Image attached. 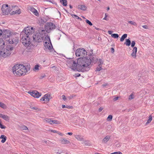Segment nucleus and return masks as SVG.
Segmentation results:
<instances>
[{
	"label": "nucleus",
	"instance_id": "774afa93",
	"mask_svg": "<svg viewBox=\"0 0 154 154\" xmlns=\"http://www.w3.org/2000/svg\"><path fill=\"white\" fill-rule=\"evenodd\" d=\"M112 31L111 30H109L108 31V33L110 35H111L112 34Z\"/></svg>",
	"mask_w": 154,
	"mask_h": 154
},
{
	"label": "nucleus",
	"instance_id": "f03ea898",
	"mask_svg": "<svg viewBox=\"0 0 154 154\" xmlns=\"http://www.w3.org/2000/svg\"><path fill=\"white\" fill-rule=\"evenodd\" d=\"M91 61L90 57H80L78 59L77 62L72 59L68 60L67 65L70 67H87L91 64Z\"/></svg>",
	"mask_w": 154,
	"mask_h": 154
},
{
	"label": "nucleus",
	"instance_id": "f8f14e48",
	"mask_svg": "<svg viewBox=\"0 0 154 154\" xmlns=\"http://www.w3.org/2000/svg\"><path fill=\"white\" fill-rule=\"evenodd\" d=\"M47 21V20L44 18H42L38 20V24L40 26L44 25Z\"/></svg>",
	"mask_w": 154,
	"mask_h": 154
},
{
	"label": "nucleus",
	"instance_id": "de8ad7c7",
	"mask_svg": "<svg viewBox=\"0 0 154 154\" xmlns=\"http://www.w3.org/2000/svg\"><path fill=\"white\" fill-rule=\"evenodd\" d=\"M110 154H122V153L120 152H116Z\"/></svg>",
	"mask_w": 154,
	"mask_h": 154
},
{
	"label": "nucleus",
	"instance_id": "6e6552de",
	"mask_svg": "<svg viewBox=\"0 0 154 154\" xmlns=\"http://www.w3.org/2000/svg\"><path fill=\"white\" fill-rule=\"evenodd\" d=\"M28 93L32 97L36 98H38L41 96V93L38 92L37 91H28Z\"/></svg>",
	"mask_w": 154,
	"mask_h": 154
},
{
	"label": "nucleus",
	"instance_id": "6ab92c4d",
	"mask_svg": "<svg viewBox=\"0 0 154 154\" xmlns=\"http://www.w3.org/2000/svg\"><path fill=\"white\" fill-rule=\"evenodd\" d=\"M78 8L81 10L85 11L87 9V7L84 5H80L78 6Z\"/></svg>",
	"mask_w": 154,
	"mask_h": 154
},
{
	"label": "nucleus",
	"instance_id": "a18cd8bd",
	"mask_svg": "<svg viewBox=\"0 0 154 154\" xmlns=\"http://www.w3.org/2000/svg\"><path fill=\"white\" fill-rule=\"evenodd\" d=\"M0 127L2 129H5L6 128V127L5 126L3 125L0 122Z\"/></svg>",
	"mask_w": 154,
	"mask_h": 154
},
{
	"label": "nucleus",
	"instance_id": "58836bf2",
	"mask_svg": "<svg viewBox=\"0 0 154 154\" xmlns=\"http://www.w3.org/2000/svg\"><path fill=\"white\" fill-rule=\"evenodd\" d=\"M86 22L88 24L92 26V24L91 23V22L88 20L87 19L86 20Z\"/></svg>",
	"mask_w": 154,
	"mask_h": 154
},
{
	"label": "nucleus",
	"instance_id": "0e129e2a",
	"mask_svg": "<svg viewBox=\"0 0 154 154\" xmlns=\"http://www.w3.org/2000/svg\"><path fill=\"white\" fill-rule=\"evenodd\" d=\"M15 12H16L15 11H13L12 12H11V14L12 15L15 14H16V13Z\"/></svg>",
	"mask_w": 154,
	"mask_h": 154
},
{
	"label": "nucleus",
	"instance_id": "393cba45",
	"mask_svg": "<svg viewBox=\"0 0 154 154\" xmlns=\"http://www.w3.org/2000/svg\"><path fill=\"white\" fill-rule=\"evenodd\" d=\"M127 36V35L126 34H125L123 35L122 36L121 38L120 39V41L121 42H123L124 39L126 38Z\"/></svg>",
	"mask_w": 154,
	"mask_h": 154
},
{
	"label": "nucleus",
	"instance_id": "a211bd4d",
	"mask_svg": "<svg viewBox=\"0 0 154 154\" xmlns=\"http://www.w3.org/2000/svg\"><path fill=\"white\" fill-rule=\"evenodd\" d=\"M110 138V136H107L103 139L102 140V142L104 143H106Z\"/></svg>",
	"mask_w": 154,
	"mask_h": 154
},
{
	"label": "nucleus",
	"instance_id": "7c9ffc66",
	"mask_svg": "<svg viewBox=\"0 0 154 154\" xmlns=\"http://www.w3.org/2000/svg\"><path fill=\"white\" fill-rule=\"evenodd\" d=\"M128 23L131 24V25H133L135 26L137 25V24L135 22L131 21H129L128 22Z\"/></svg>",
	"mask_w": 154,
	"mask_h": 154
},
{
	"label": "nucleus",
	"instance_id": "423d86ee",
	"mask_svg": "<svg viewBox=\"0 0 154 154\" xmlns=\"http://www.w3.org/2000/svg\"><path fill=\"white\" fill-rule=\"evenodd\" d=\"M87 52L83 48L77 49L75 51V55L77 57H82L87 55Z\"/></svg>",
	"mask_w": 154,
	"mask_h": 154
},
{
	"label": "nucleus",
	"instance_id": "37998d69",
	"mask_svg": "<svg viewBox=\"0 0 154 154\" xmlns=\"http://www.w3.org/2000/svg\"><path fill=\"white\" fill-rule=\"evenodd\" d=\"M134 98V95L133 94H131L130 95L129 98V99L130 100H131L132 99Z\"/></svg>",
	"mask_w": 154,
	"mask_h": 154
},
{
	"label": "nucleus",
	"instance_id": "4be33fe9",
	"mask_svg": "<svg viewBox=\"0 0 154 154\" xmlns=\"http://www.w3.org/2000/svg\"><path fill=\"white\" fill-rule=\"evenodd\" d=\"M124 44L126 46H129L131 44V41L129 39H126V42L124 43Z\"/></svg>",
	"mask_w": 154,
	"mask_h": 154
},
{
	"label": "nucleus",
	"instance_id": "f3484780",
	"mask_svg": "<svg viewBox=\"0 0 154 154\" xmlns=\"http://www.w3.org/2000/svg\"><path fill=\"white\" fill-rule=\"evenodd\" d=\"M55 28V25L51 22H49V31L50 30H53Z\"/></svg>",
	"mask_w": 154,
	"mask_h": 154
},
{
	"label": "nucleus",
	"instance_id": "0eeeda50",
	"mask_svg": "<svg viewBox=\"0 0 154 154\" xmlns=\"http://www.w3.org/2000/svg\"><path fill=\"white\" fill-rule=\"evenodd\" d=\"M49 43L51 45L49 46V51L50 52L52 56H54L56 54L57 52L54 50V49L53 48L50 39L49 37Z\"/></svg>",
	"mask_w": 154,
	"mask_h": 154
},
{
	"label": "nucleus",
	"instance_id": "4c0bfd02",
	"mask_svg": "<svg viewBox=\"0 0 154 154\" xmlns=\"http://www.w3.org/2000/svg\"><path fill=\"white\" fill-rule=\"evenodd\" d=\"M21 64L17 63L15 64L12 67H20V66H21Z\"/></svg>",
	"mask_w": 154,
	"mask_h": 154
},
{
	"label": "nucleus",
	"instance_id": "f704fd0d",
	"mask_svg": "<svg viewBox=\"0 0 154 154\" xmlns=\"http://www.w3.org/2000/svg\"><path fill=\"white\" fill-rule=\"evenodd\" d=\"M33 13L36 16L38 17L39 16V14L36 10L33 12Z\"/></svg>",
	"mask_w": 154,
	"mask_h": 154
},
{
	"label": "nucleus",
	"instance_id": "603ef678",
	"mask_svg": "<svg viewBox=\"0 0 154 154\" xmlns=\"http://www.w3.org/2000/svg\"><path fill=\"white\" fill-rule=\"evenodd\" d=\"M75 17V18H77V19H79L81 20H82V19L80 18L78 16L75 15H73Z\"/></svg>",
	"mask_w": 154,
	"mask_h": 154
},
{
	"label": "nucleus",
	"instance_id": "b1692460",
	"mask_svg": "<svg viewBox=\"0 0 154 154\" xmlns=\"http://www.w3.org/2000/svg\"><path fill=\"white\" fill-rule=\"evenodd\" d=\"M24 64H21V67H30V65L29 63H25Z\"/></svg>",
	"mask_w": 154,
	"mask_h": 154
},
{
	"label": "nucleus",
	"instance_id": "1a4fd4ad",
	"mask_svg": "<svg viewBox=\"0 0 154 154\" xmlns=\"http://www.w3.org/2000/svg\"><path fill=\"white\" fill-rule=\"evenodd\" d=\"M10 32V31L7 29L3 30L2 34V36L5 38H8L11 35Z\"/></svg>",
	"mask_w": 154,
	"mask_h": 154
},
{
	"label": "nucleus",
	"instance_id": "3c124183",
	"mask_svg": "<svg viewBox=\"0 0 154 154\" xmlns=\"http://www.w3.org/2000/svg\"><path fill=\"white\" fill-rule=\"evenodd\" d=\"M15 11L16 13V14H19L21 13V11L20 10H16Z\"/></svg>",
	"mask_w": 154,
	"mask_h": 154
},
{
	"label": "nucleus",
	"instance_id": "c03bdc74",
	"mask_svg": "<svg viewBox=\"0 0 154 154\" xmlns=\"http://www.w3.org/2000/svg\"><path fill=\"white\" fill-rule=\"evenodd\" d=\"M135 44V41H132L131 43V46L132 47H134Z\"/></svg>",
	"mask_w": 154,
	"mask_h": 154
},
{
	"label": "nucleus",
	"instance_id": "f257e3e1",
	"mask_svg": "<svg viewBox=\"0 0 154 154\" xmlns=\"http://www.w3.org/2000/svg\"><path fill=\"white\" fill-rule=\"evenodd\" d=\"M32 33L33 31L30 30V27H28L25 28L20 34V41L28 49L33 45L32 41L31 42Z\"/></svg>",
	"mask_w": 154,
	"mask_h": 154
},
{
	"label": "nucleus",
	"instance_id": "338daca9",
	"mask_svg": "<svg viewBox=\"0 0 154 154\" xmlns=\"http://www.w3.org/2000/svg\"><path fill=\"white\" fill-rule=\"evenodd\" d=\"M111 52L112 53H113L114 52V49L113 48H111Z\"/></svg>",
	"mask_w": 154,
	"mask_h": 154
},
{
	"label": "nucleus",
	"instance_id": "2f4dec72",
	"mask_svg": "<svg viewBox=\"0 0 154 154\" xmlns=\"http://www.w3.org/2000/svg\"><path fill=\"white\" fill-rule=\"evenodd\" d=\"M103 62L102 60L101 59H100L98 61L99 66V67H101V65L103 64Z\"/></svg>",
	"mask_w": 154,
	"mask_h": 154
},
{
	"label": "nucleus",
	"instance_id": "2eb2a0df",
	"mask_svg": "<svg viewBox=\"0 0 154 154\" xmlns=\"http://www.w3.org/2000/svg\"><path fill=\"white\" fill-rule=\"evenodd\" d=\"M137 51V48L136 47H134L133 48L132 52L131 54V56L134 58H135L136 56V53Z\"/></svg>",
	"mask_w": 154,
	"mask_h": 154
},
{
	"label": "nucleus",
	"instance_id": "473e14b6",
	"mask_svg": "<svg viewBox=\"0 0 154 154\" xmlns=\"http://www.w3.org/2000/svg\"><path fill=\"white\" fill-rule=\"evenodd\" d=\"M112 116L111 115L109 116L107 118V120L109 121H111L112 120Z\"/></svg>",
	"mask_w": 154,
	"mask_h": 154
},
{
	"label": "nucleus",
	"instance_id": "c9c22d12",
	"mask_svg": "<svg viewBox=\"0 0 154 154\" xmlns=\"http://www.w3.org/2000/svg\"><path fill=\"white\" fill-rule=\"evenodd\" d=\"M0 106L2 108H4L5 107V105L4 103L0 102Z\"/></svg>",
	"mask_w": 154,
	"mask_h": 154
},
{
	"label": "nucleus",
	"instance_id": "9b49d317",
	"mask_svg": "<svg viewBox=\"0 0 154 154\" xmlns=\"http://www.w3.org/2000/svg\"><path fill=\"white\" fill-rule=\"evenodd\" d=\"M2 13L5 14H8L10 12V10L8 8H5L4 6L3 5L2 8Z\"/></svg>",
	"mask_w": 154,
	"mask_h": 154
},
{
	"label": "nucleus",
	"instance_id": "20e7f679",
	"mask_svg": "<svg viewBox=\"0 0 154 154\" xmlns=\"http://www.w3.org/2000/svg\"><path fill=\"white\" fill-rule=\"evenodd\" d=\"M48 23H47L45 25L46 31L42 29L41 30V32H40L39 31L38 32L35 33V34L33 35L32 37V38H33V40L32 41L38 42H42L43 40L44 37L48 36V34L46 33V31L48 33Z\"/></svg>",
	"mask_w": 154,
	"mask_h": 154
},
{
	"label": "nucleus",
	"instance_id": "c85d7f7f",
	"mask_svg": "<svg viewBox=\"0 0 154 154\" xmlns=\"http://www.w3.org/2000/svg\"><path fill=\"white\" fill-rule=\"evenodd\" d=\"M62 107L63 108H66L68 109H72L73 107L72 106H65V105H62Z\"/></svg>",
	"mask_w": 154,
	"mask_h": 154
},
{
	"label": "nucleus",
	"instance_id": "5fc2aeb1",
	"mask_svg": "<svg viewBox=\"0 0 154 154\" xmlns=\"http://www.w3.org/2000/svg\"><path fill=\"white\" fill-rule=\"evenodd\" d=\"M35 9L33 8H32L30 9V11L33 13L35 10Z\"/></svg>",
	"mask_w": 154,
	"mask_h": 154
},
{
	"label": "nucleus",
	"instance_id": "aec40b11",
	"mask_svg": "<svg viewBox=\"0 0 154 154\" xmlns=\"http://www.w3.org/2000/svg\"><path fill=\"white\" fill-rule=\"evenodd\" d=\"M0 138L2 139V140H1V142L3 143H4L6 141L7 139V137L6 136L4 135H1Z\"/></svg>",
	"mask_w": 154,
	"mask_h": 154
},
{
	"label": "nucleus",
	"instance_id": "4468645a",
	"mask_svg": "<svg viewBox=\"0 0 154 154\" xmlns=\"http://www.w3.org/2000/svg\"><path fill=\"white\" fill-rule=\"evenodd\" d=\"M60 141L61 143L64 144H68L70 142L69 140L63 138H61L60 140Z\"/></svg>",
	"mask_w": 154,
	"mask_h": 154
},
{
	"label": "nucleus",
	"instance_id": "39448f33",
	"mask_svg": "<svg viewBox=\"0 0 154 154\" xmlns=\"http://www.w3.org/2000/svg\"><path fill=\"white\" fill-rule=\"evenodd\" d=\"M30 70V68H12V70L16 76H20L25 75Z\"/></svg>",
	"mask_w": 154,
	"mask_h": 154
},
{
	"label": "nucleus",
	"instance_id": "e433bc0d",
	"mask_svg": "<svg viewBox=\"0 0 154 154\" xmlns=\"http://www.w3.org/2000/svg\"><path fill=\"white\" fill-rule=\"evenodd\" d=\"M48 94H45L43 97L45 100H46V101L47 100H48Z\"/></svg>",
	"mask_w": 154,
	"mask_h": 154
},
{
	"label": "nucleus",
	"instance_id": "e2e57ef3",
	"mask_svg": "<svg viewBox=\"0 0 154 154\" xmlns=\"http://www.w3.org/2000/svg\"><path fill=\"white\" fill-rule=\"evenodd\" d=\"M76 77H79L80 76V74L79 73H76L75 74Z\"/></svg>",
	"mask_w": 154,
	"mask_h": 154
},
{
	"label": "nucleus",
	"instance_id": "412c9836",
	"mask_svg": "<svg viewBox=\"0 0 154 154\" xmlns=\"http://www.w3.org/2000/svg\"><path fill=\"white\" fill-rule=\"evenodd\" d=\"M75 138L77 140L80 141L83 140V137L80 135H76L75 136Z\"/></svg>",
	"mask_w": 154,
	"mask_h": 154
},
{
	"label": "nucleus",
	"instance_id": "09e8293b",
	"mask_svg": "<svg viewBox=\"0 0 154 154\" xmlns=\"http://www.w3.org/2000/svg\"><path fill=\"white\" fill-rule=\"evenodd\" d=\"M121 146V145L120 143H118L117 144H116V147L117 148H118L119 147H120Z\"/></svg>",
	"mask_w": 154,
	"mask_h": 154
},
{
	"label": "nucleus",
	"instance_id": "680f3d73",
	"mask_svg": "<svg viewBox=\"0 0 154 154\" xmlns=\"http://www.w3.org/2000/svg\"><path fill=\"white\" fill-rule=\"evenodd\" d=\"M118 98L119 97H116L113 99V100L114 101H116L118 100Z\"/></svg>",
	"mask_w": 154,
	"mask_h": 154
},
{
	"label": "nucleus",
	"instance_id": "4d7b16f0",
	"mask_svg": "<svg viewBox=\"0 0 154 154\" xmlns=\"http://www.w3.org/2000/svg\"><path fill=\"white\" fill-rule=\"evenodd\" d=\"M33 69L34 71H38L39 70V68H33Z\"/></svg>",
	"mask_w": 154,
	"mask_h": 154
},
{
	"label": "nucleus",
	"instance_id": "ea45409f",
	"mask_svg": "<svg viewBox=\"0 0 154 154\" xmlns=\"http://www.w3.org/2000/svg\"><path fill=\"white\" fill-rule=\"evenodd\" d=\"M62 99L64 101H66V100H67V98H66L65 96L64 95L62 96Z\"/></svg>",
	"mask_w": 154,
	"mask_h": 154
},
{
	"label": "nucleus",
	"instance_id": "bb28decb",
	"mask_svg": "<svg viewBox=\"0 0 154 154\" xmlns=\"http://www.w3.org/2000/svg\"><path fill=\"white\" fill-rule=\"evenodd\" d=\"M152 119V116L151 115H150L149 118V119H148L147 122L146 123V124H147L149 123H150Z\"/></svg>",
	"mask_w": 154,
	"mask_h": 154
},
{
	"label": "nucleus",
	"instance_id": "cd10ccee",
	"mask_svg": "<svg viewBox=\"0 0 154 154\" xmlns=\"http://www.w3.org/2000/svg\"><path fill=\"white\" fill-rule=\"evenodd\" d=\"M30 108H31V109H32L35 110L37 111H39L41 110L40 109H38V108H37L36 106L33 107L32 106H30Z\"/></svg>",
	"mask_w": 154,
	"mask_h": 154
},
{
	"label": "nucleus",
	"instance_id": "69168bd1",
	"mask_svg": "<svg viewBox=\"0 0 154 154\" xmlns=\"http://www.w3.org/2000/svg\"><path fill=\"white\" fill-rule=\"evenodd\" d=\"M59 135H61V136H63V134L60 132H59L57 131V133Z\"/></svg>",
	"mask_w": 154,
	"mask_h": 154
},
{
	"label": "nucleus",
	"instance_id": "9d476101",
	"mask_svg": "<svg viewBox=\"0 0 154 154\" xmlns=\"http://www.w3.org/2000/svg\"><path fill=\"white\" fill-rule=\"evenodd\" d=\"M72 69L75 71H78L79 72H84L88 71L89 68H71Z\"/></svg>",
	"mask_w": 154,
	"mask_h": 154
},
{
	"label": "nucleus",
	"instance_id": "7ed1b4c3",
	"mask_svg": "<svg viewBox=\"0 0 154 154\" xmlns=\"http://www.w3.org/2000/svg\"><path fill=\"white\" fill-rule=\"evenodd\" d=\"M13 48L12 45H8L6 46L4 41L0 42V57L5 58L11 54L10 51Z\"/></svg>",
	"mask_w": 154,
	"mask_h": 154
},
{
	"label": "nucleus",
	"instance_id": "5701e85b",
	"mask_svg": "<svg viewBox=\"0 0 154 154\" xmlns=\"http://www.w3.org/2000/svg\"><path fill=\"white\" fill-rule=\"evenodd\" d=\"M60 2L64 6H66L67 5V0H60Z\"/></svg>",
	"mask_w": 154,
	"mask_h": 154
},
{
	"label": "nucleus",
	"instance_id": "bf43d9fd",
	"mask_svg": "<svg viewBox=\"0 0 154 154\" xmlns=\"http://www.w3.org/2000/svg\"><path fill=\"white\" fill-rule=\"evenodd\" d=\"M142 27L145 29H147L148 28V26L146 25H143L142 26Z\"/></svg>",
	"mask_w": 154,
	"mask_h": 154
},
{
	"label": "nucleus",
	"instance_id": "c756f323",
	"mask_svg": "<svg viewBox=\"0 0 154 154\" xmlns=\"http://www.w3.org/2000/svg\"><path fill=\"white\" fill-rule=\"evenodd\" d=\"M111 36L112 37L115 38H118L119 37V35L118 34L115 33L112 34Z\"/></svg>",
	"mask_w": 154,
	"mask_h": 154
},
{
	"label": "nucleus",
	"instance_id": "a878e982",
	"mask_svg": "<svg viewBox=\"0 0 154 154\" xmlns=\"http://www.w3.org/2000/svg\"><path fill=\"white\" fill-rule=\"evenodd\" d=\"M2 118L7 121H9V118L7 115H4L2 116Z\"/></svg>",
	"mask_w": 154,
	"mask_h": 154
},
{
	"label": "nucleus",
	"instance_id": "ddd939ff",
	"mask_svg": "<svg viewBox=\"0 0 154 154\" xmlns=\"http://www.w3.org/2000/svg\"><path fill=\"white\" fill-rule=\"evenodd\" d=\"M49 123L51 125L52 124H60V122L57 120L49 119Z\"/></svg>",
	"mask_w": 154,
	"mask_h": 154
},
{
	"label": "nucleus",
	"instance_id": "13d9d810",
	"mask_svg": "<svg viewBox=\"0 0 154 154\" xmlns=\"http://www.w3.org/2000/svg\"><path fill=\"white\" fill-rule=\"evenodd\" d=\"M9 43L10 44H13L14 42L13 40L12 39L11 41L9 40Z\"/></svg>",
	"mask_w": 154,
	"mask_h": 154
},
{
	"label": "nucleus",
	"instance_id": "72a5a7b5",
	"mask_svg": "<svg viewBox=\"0 0 154 154\" xmlns=\"http://www.w3.org/2000/svg\"><path fill=\"white\" fill-rule=\"evenodd\" d=\"M20 128L22 130H26L28 129L27 127L26 126L23 125L21 126Z\"/></svg>",
	"mask_w": 154,
	"mask_h": 154
},
{
	"label": "nucleus",
	"instance_id": "a19ab883",
	"mask_svg": "<svg viewBox=\"0 0 154 154\" xmlns=\"http://www.w3.org/2000/svg\"><path fill=\"white\" fill-rule=\"evenodd\" d=\"M73 96L72 95H71L70 96L67 97V99L68 100H69L73 97Z\"/></svg>",
	"mask_w": 154,
	"mask_h": 154
},
{
	"label": "nucleus",
	"instance_id": "dca6fc26",
	"mask_svg": "<svg viewBox=\"0 0 154 154\" xmlns=\"http://www.w3.org/2000/svg\"><path fill=\"white\" fill-rule=\"evenodd\" d=\"M48 36H46V37H45V39L43 41V42L45 43L44 44V47L46 49L47 48L48 49Z\"/></svg>",
	"mask_w": 154,
	"mask_h": 154
},
{
	"label": "nucleus",
	"instance_id": "052dcab7",
	"mask_svg": "<svg viewBox=\"0 0 154 154\" xmlns=\"http://www.w3.org/2000/svg\"><path fill=\"white\" fill-rule=\"evenodd\" d=\"M103 109V108L102 107H100L98 111L99 112H100L102 111V110Z\"/></svg>",
	"mask_w": 154,
	"mask_h": 154
},
{
	"label": "nucleus",
	"instance_id": "49530a36",
	"mask_svg": "<svg viewBox=\"0 0 154 154\" xmlns=\"http://www.w3.org/2000/svg\"><path fill=\"white\" fill-rule=\"evenodd\" d=\"M49 131H51L54 133H57V131L54 130H52L50 129H49Z\"/></svg>",
	"mask_w": 154,
	"mask_h": 154
},
{
	"label": "nucleus",
	"instance_id": "8fccbe9b",
	"mask_svg": "<svg viewBox=\"0 0 154 154\" xmlns=\"http://www.w3.org/2000/svg\"><path fill=\"white\" fill-rule=\"evenodd\" d=\"M105 17H104V18H103V19L105 20H108V19L107 18V14H105Z\"/></svg>",
	"mask_w": 154,
	"mask_h": 154
},
{
	"label": "nucleus",
	"instance_id": "6e6d98bb",
	"mask_svg": "<svg viewBox=\"0 0 154 154\" xmlns=\"http://www.w3.org/2000/svg\"><path fill=\"white\" fill-rule=\"evenodd\" d=\"M57 154H67L66 153L63 152H60L59 151L57 152Z\"/></svg>",
	"mask_w": 154,
	"mask_h": 154
},
{
	"label": "nucleus",
	"instance_id": "864d4df0",
	"mask_svg": "<svg viewBox=\"0 0 154 154\" xmlns=\"http://www.w3.org/2000/svg\"><path fill=\"white\" fill-rule=\"evenodd\" d=\"M102 68H96L95 71H100L102 69Z\"/></svg>",
	"mask_w": 154,
	"mask_h": 154
},
{
	"label": "nucleus",
	"instance_id": "79ce46f5",
	"mask_svg": "<svg viewBox=\"0 0 154 154\" xmlns=\"http://www.w3.org/2000/svg\"><path fill=\"white\" fill-rule=\"evenodd\" d=\"M49 2H51V3L54 4H55V5L57 4L56 2L54 1L53 0H49Z\"/></svg>",
	"mask_w": 154,
	"mask_h": 154
}]
</instances>
